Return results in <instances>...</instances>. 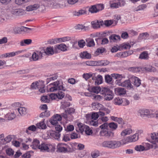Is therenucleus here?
<instances>
[{
    "label": "nucleus",
    "mask_w": 158,
    "mask_h": 158,
    "mask_svg": "<svg viewBox=\"0 0 158 158\" xmlns=\"http://www.w3.org/2000/svg\"><path fill=\"white\" fill-rule=\"evenodd\" d=\"M99 135L101 136H103L106 138H110L114 136V133L111 131L107 130H102L100 132Z\"/></svg>",
    "instance_id": "423d86ee"
},
{
    "label": "nucleus",
    "mask_w": 158,
    "mask_h": 158,
    "mask_svg": "<svg viewBox=\"0 0 158 158\" xmlns=\"http://www.w3.org/2000/svg\"><path fill=\"white\" fill-rule=\"evenodd\" d=\"M146 7L147 6L145 4L139 5L138 7V9L136 10V11H138L140 10H143L144 9L146 8Z\"/></svg>",
    "instance_id": "e2e57ef3"
},
{
    "label": "nucleus",
    "mask_w": 158,
    "mask_h": 158,
    "mask_svg": "<svg viewBox=\"0 0 158 158\" xmlns=\"http://www.w3.org/2000/svg\"><path fill=\"white\" fill-rule=\"evenodd\" d=\"M114 94L112 91H111L110 93L107 94L105 96H104V98L106 100H112L113 98Z\"/></svg>",
    "instance_id": "2f4dec72"
},
{
    "label": "nucleus",
    "mask_w": 158,
    "mask_h": 158,
    "mask_svg": "<svg viewBox=\"0 0 158 158\" xmlns=\"http://www.w3.org/2000/svg\"><path fill=\"white\" fill-rule=\"evenodd\" d=\"M62 119L60 115L56 114L54 115L49 120V122L52 125H55L58 123V121H60Z\"/></svg>",
    "instance_id": "6e6552de"
},
{
    "label": "nucleus",
    "mask_w": 158,
    "mask_h": 158,
    "mask_svg": "<svg viewBox=\"0 0 158 158\" xmlns=\"http://www.w3.org/2000/svg\"><path fill=\"white\" fill-rule=\"evenodd\" d=\"M112 79V77L109 75H107L105 76V81L107 83H110Z\"/></svg>",
    "instance_id": "13d9d810"
},
{
    "label": "nucleus",
    "mask_w": 158,
    "mask_h": 158,
    "mask_svg": "<svg viewBox=\"0 0 158 158\" xmlns=\"http://www.w3.org/2000/svg\"><path fill=\"white\" fill-rule=\"evenodd\" d=\"M128 70L129 71L134 73H137L140 71V69L138 67H131Z\"/></svg>",
    "instance_id": "3c124183"
},
{
    "label": "nucleus",
    "mask_w": 158,
    "mask_h": 158,
    "mask_svg": "<svg viewBox=\"0 0 158 158\" xmlns=\"http://www.w3.org/2000/svg\"><path fill=\"white\" fill-rule=\"evenodd\" d=\"M40 145L39 141L37 139H34L32 142V144L31 145L33 149H38L39 146Z\"/></svg>",
    "instance_id": "393cba45"
},
{
    "label": "nucleus",
    "mask_w": 158,
    "mask_h": 158,
    "mask_svg": "<svg viewBox=\"0 0 158 158\" xmlns=\"http://www.w3.org/2000/svg\"><path fill=\"white\" fill-rule=\"evenodd\" d=\"M37 129H45L47 128L46 125L44 123V120L36 124Z\"/></svg>",
    "instance_id": "a878e982"
},
{
    "label": "nucleus",
    "mask_w": 158,
    "mask_h": 158,
    "mask_svg": "<svg viewBox=\"0 0 158 158\" xmlns=\"http://www.w3.org/2000/svg\"><path fill=\"white\" fill-rule=\"evenodd\" d=\"M40 6L39 4H34L33 5L29 6L26 7V10L28 11L35 10L38 9Z\"/></svg>",
    "instance_id": "a211bd4d"
},
{
    "label": "nucleus",
    "mask_w": 158,
    "mask_h": 158,
    "mask_svg": "<svg viewBox=\"0 0 158 158\" xmlns=\"http://www.w3.org/2000/svg\"><path fill=\"white\" fill-rule=\"evenodd\" d=\"M138 113L142 117H148L150 115V112L148 109H139L138 111Z\"/></svg>",
    "instance_id": "ddd939ff"
},
{
    "label": "nucleus",
    "mask_w": 158,
    "mask_h": 158,
    "mask_svg": "<svg viewBox=\"0 0 158 158\" xmlns=\"http://www.w3.org/2000/svg\"><path fill=\"white\" fill-rule=\"evenodd\" d=\"M120 142L116 140H106L104 141L102 144V147L110 149H115L120 146Z\"/></svg>",
    "instance_id": "f257e3e1"
},
{
    "label": "nucleus",
    "mask_w": 158,
    "mask_h": 158,
    "mask_svg": "<svg viewBox=\"0 0 158 158\" xmlns=\"http://www.w3.org/2000/svg\"><path fill=\"white\" fill-rule=\"evenodd\" d=\"M69 47V45L68 44L67 46L66 45L63 44H61L60 45H56L55 47V49L56 51L57 49L63 51H65L67 50V48Z\"/></svg>",
    "instance_id": "2eb2a0df"
},
{
    "label": "nucleus",
    "mask_w": 158,
    "mask_h": 158,
    "mask_svg": "<svg viewBox=\"0 0 158 158\" xmlns=\"http://www.w3.org/2000/svg\"><path fill=\"white\" fill-rule=\"evenodd\" d=\"M87 45L89 47L94 46L95 45L93 39L86 40Z\"/></svg>",
    "instance_id": "49530a36"
},
{
    "label": "nucleus",
    "mask_w": 158,
    "mask_h": 158,
    "mask_svg": "<svg viewBox=\"0 0 158 158\" xmlns=\"http://www.w3.org/2000/svg\"><path fill=\"white\" fill-rule=\"evenodd\" d=\"M132 132V130L130 128L126 129L123 130L121 133V135L122 136H124L127 135H129Z\"/></svg>",
    "instance_id": "bb28decb"
},
{
    "label": "nucleus",
    "mask_w": 158,
    "mask_h": 158,
    "mask_svg": "<svg viewBox=\"0 0 158 158\" xmlns=\"http://www.w3.org/2000/svg\"><path fill=\"white\" fill-rule=\"evenodd\" d=\"M111 90L108 88L102 87L101 88L100 94L105 96L108 93H110Z\"/></svg>",
    "instance_id": "c85d7f7f"
},
{
    "label": "nucleus",
    "mask_w": 158,
    "mask_h": 158,
    "mask_svg": "<svg viewBox=\"0 0 158 158\" xmlns=\"http://www.w3.org/2000/svg\"><path fill=\"white\" fill-rule=\"evenodd\" d=\"M109 126V124L107 123H105L101 125L100 126V128L102 129V130H107V128Z\"/></svg>",
    "instance_id": "338daca9"
},
{
    "label": "nucleus",
    "mask_w": 158,
    "mask_h": 158,
    "mask_svg": "<svg viewBox=\"0 0 158 158\" xmlns=\"http://www.w3.org/2000/svg\"><path fill=\"white\" fill-rule=\"evenodd\" d=\"M31 42L32 40L31 39H25L21 41L20 43V44L21 46H24L25 45V44L29 45L31 44Z\"/></svg>",
    "instance_id": "473e14b6"
},
{
    "label": "nucleus",
    "mask_w": 158,
    "mask_h": 158,
    "mask_svg": "<svg viewBox=\"0 0 158 158\" xmlns=\"http://www.w3.org/2000/svg\"><path fill=\"white\" fill-rule=\"evenodd\" d=\"M33 153V152L32 151H29L27 152L26 153L24 154L22 156L23 158H30L31 157V155L30 153Z\"/></svg>",
    "instance_id": "864d4df0"
},
{
    "label": "nucleus",
    "mask_w": 158,
    "mask_h": 158,
    "mask_svg": "<svg viewBox=\"0 0 158 158\" xmlns=\"http://www.w3.org/2000/svg\"><path fill=\"white\" fill-rule=\"evenodd\" d=\"M89 11L91 13H95L98 12L95 5L92 6L89 9Z\"/></svg>",
    "instance_id": "8fccbe9b"
},
{
    "label": "nucleus",
    "mask_w": 158,
    "mask_h": 158,
    "mask_svg": "<svg viewBox=\"0 0 158 158\" xmlns=\"http://www.w3.org/2000/svg\"><path fill=\"white\" fill-rule=\"evenodd\" d=\"M41 100L42 101L48 103L50 102V100L48 98L47 96H42L41 97Z\"/></svg>",
    "instance_id": "0e129e2a"
},
{
    "label": "nucleus",
    "mask_w": 158,
    "mask_h": 158,
    "mask_svg": "<svg viewBox=\"0 0 158 158\" xmlns=\"http://www.w3.org/2000/svg\"><path fill=\"white\" fill-rule=\"evenodd\" d=\"M109 39L110 42H115L120 40V36L118 35L113 34L109 36Z\"/></svg>",
    "instance_id": "dca6fc26"
},
{
    "label": "nucleus",
    "mask_w": 158,
    "mask_h": 158,
    "mask_svg": "<svg viewBox=\"0 0 158 158\" xmlns=\"http://www.w3.org/2000/svg\"><path fill=\"white\" fill-rule=\"evenodd\" d=\"M95 61L89 60L86 61L85 64L87 65L94 66H95Z\"/></svg>",
    "instance_id": "69168bd1"
},
{
    "label": "nucleus",
    "mask_w": 158,
    "mask_h": 158,
    "mask_svg": "<svg viewBox=\"0 0 158 158\" xmlns=\"http://www.w3.org/2000/svg\"><path fill=\"white\" fill-rule=\"evenodd\" d=\"M115 90L117 94L120 96L124 95L126 93L125 89L121 87H118L116 88Z\"/></svg>",
    "instance_id": "aec40b11"
},
{
    "label": "nucleus",
    "mask_w": 158,
    "mask_h": 158,
    "mask_svg": "<svg viewBox=\"0 0 158 158\" xmlns=\"http://www.w3.org/2000/svg\"><path fill=\"white\" fill-rule=\"evenodd\" d=\"M37 129L36 126L34 125H32L29 126L26 130V133L28 134L29 133V131H31L33 132L35 131Z\"/></svg>",
    "instance_id": "7c9ffc66"
},
{
    "label": "nucleus",
    "mask_w": 158,
    "mask_h": 158,
    "mask_svg": "<svg viewBox=\"0 0 158 158\" xmlns=\"http://www.w3.org/2000/svg\"><path fill=\"white\" fill-rule=\"evenodd\" d=\"M114 102L115 104L120 105L123 102L122 99L119 98H117L114 99Z\"/></svg>",
    "instance_id": "09e8293b"
},
{
    "label": "nucleus",
    "mask_w": 158,
    "mask_h": 158,
    "mask_svg": "<svg viewBox=\"0 0 158 158\" xmlns=\"http://www.w3.org/2000/svg\"><path fill=\"white\" fill-rule=\"evenodd\" d=\"M114 23L113 20H105L103 22V25H105L107 27H108Z\"/></svg>",
    "instance_id": "603ef678"
},
{
    "label": "nucleus",
    "mask_w": 158,
    "mask_h": 158,
    "mask_svg": "<svg viewBox=\"0 0 158 158\" xmlns=\"http://www.w3.org/2000/svg\"><path fill=\"white\" fill-rule=\"evenodd\" d=\"M105 50V49L104 48H98L96 51L94 52V56H96L98 55L100 53H103Z\"/></svg>",
    "instance_id": "f704fd0d"
},
{
    "label": "nucleus",
    "mask_w": 158,
    "mask_h": 158,
    "mask_svg": "<svg viewBox=\"0 0 158 158\" xmlns=\"http://www.w3.org/2000/svg\"><path fill=\"white\" fill-rule=\"evenodd\" d=\"M80 56L82 58L89 59L91 57V55L87 52H84L81 53Z\"/></svg>",
    "instance_id": "c756f323"
},
{
    "label": "nucleus",
    "mask_w": 158,
    "mask_h": 158,
    "mask_svg": "<svg viewBox=\"0 0 158 158\" xmlns=\"http://www.w3.org/2000/svg\"><path fill=\"white\" fill-rule=\"evenodd\" d=\"M44 53L48 55H52L54 53L53 47H49L44 50Z\"/></svg>",
    "instance_id": "412c9836"
},
{
    "label": "nucleus",
    "mask_w": 158,
    "mask_h": 158,
    "mask_svg": "<svg viewBox=\"0 0 158 158\" xmlns=\"http://www.w3.org/2000/svg\"><path fill=\"white\" fill-rule=\"evenodd\" d=\"M91 117V119L93 120H95L97 119L99 117L98 112L93 113Z\"/></svg>",
    "instance_id": "774afa93"
},
{
    "label": "nucleus",
    "mask_w": 158,
    "mask_h": 158,
    "mask_svg": "<svg viewBox=\"0 0 158 158\" xmlns=\"http://www.w3.org/2000/svg\"><path fill=\"white\" fill-rule=\"evenodd\" d=\"M96 7H97V11L102 10L104 8V6L103 4H98L96 5H95Z\"/></svg>",
    "instance_id": "bf43d9fd"
},
{
    "label": "nucleus",
    "mask_w": 158,
    "mask_h": 158,
    "mask_svg": "<svg viewBox=\"0 0 158 158\" xmlns=\"http://www.w3.org/2000/svg\"><path fill=\"white\" fill-rule=\"evenodd\" d=\"M149 58L148 52L147 51H144L142 52L139 55V58L141 59L148 60Z\"/></svg>",
    "instance_id": "b1692460"
},
{
    "label": "nucleus",
    "mask_w": 158,
    "mask_h": 158,
    "mask_svg": "<svg viewBox=\"0 0 158 158\" xmlns=\"http://www.w3.org/2000/svg\"><path fill=\"white\" fill-rule=\"evenodd\" d=\"M93 75L94 74H92L88 73L84 74L83 75V77L85 78V80H87L90 77H93Z\"/></svg>",
    "instance_id": "052dcab7"
},
{
    "label": "nucleus",
    "mask_w": 158,
    "mask_h": 158,
    "mask_svg": "<svg viewBox=\"0 0 158 158\" xmlns=\"http://www.w3.org/2000/svg\"><path fill=\"white\" fill-rule=\"evenodd\" d=\"M138 139V134H135L132 136H130L127 138V140L129 142H132L136 141Z\"/></svg>",
    "instance_id": "f3484780"
},
{
    "label": "nucleus",
    "mask_w": 158,
    "mask_h": 158,
    "mask_svg": "<svg viewBox=\"0 0 158 158\" xmlns=\"http://www.w3.org/2000/svg\"><path fill=\"white\" fill-rule=\"evenodd\" d=\"M77 125L78 127L76 129L77 131H79L81 133H82L85 131L87 126V125H85L81 123H77Z\"/></svg>",
    "instance_id": "6ab92c4d"
},
{
    "label": "nucleus",
    "mask_w": 158,
    "mask_h": 158,
    "mask_svg": "<svg viewBox=\"0 0 158 158\" xmlns=\"http://www.w3.org/2000/svg\"><path fill=\"white\" fill-rule=\"evenodd\" d=\"M61 107L62 108H65L69 106H70V103L69 102H61Z\"/></svg>",
    "instance_id": "680f3d73"
},
{
    "label": "nucleus",
    "mask_w": 158,
    "mask_h": 158,
    "mask_svg": "<svg viewBox=\"0 0 158 158\" xmlns=\"http://www.w3.org/2000/svg\"><path fill=\"white\" fill-rule=\"evenodd\" d=\"M100 155V152L98 150H95L92 152L91 154V156L93 158H96Z\"/></svg>",
    "instance_id": "ea45409f"
},
{
    "label": "nucleus",
    "mask_w": 158,
    "mask_h": 158,
    "mask_svg": "<svg viewBox=\"0 0 158 158\" xmlns=\"http://www.w3.org/2000/svg\"><path fill=\"white\" fill-rule=\"evenodd\" d=\"M4 85L6 89H3L2 90L3 91H8L13 89L12 86V84L11 82L5 83Z\"/></svg>",
    "instance_id": "4be33fe9"
},
{
    "label": "nucleus",
    "mask_w": 158,
    "mask_h": 158,
    "mask_svg": "<svg viewBox=\"0 0 158 158\" xmlns=\"http://www.w3.org/2000/svg\"><path fill=\"white\" fill-rule=\"evenodd\" d=\"M92 79L95 81V83L96 85H98L101 84L102 82V77L100 75H98L97 76H96L95 74H94L93 76L92 77Z\"/></svg>",
    "instance_id": "f8f14e48"
},
{
    "label": "nucleus",
    "mask_w": 158,
    "mask_h": 158,
    "mask_svg": "<svg viewBox=\"0 0 158 158\" xmlns=\"http://www.w3.org/2000/svg\"><path fill=\"white\" fill-rule=\"evenodd\" d=\"M12 136L11 135H8L4 139L3 144H6V143L10 142L12 140Z\"/></svg>",
    "instance_id": "a19ab883"
},
{
    "label": "nucleus",
    "mask_w": 158,
    "mask_h": 158,
    "mask_svg": "<svg viewBox=\"0 0 158 158\" xmlns=\"http://www.w3.org/2000/svg\"><path fill=\"white\" fill-rule=\"evenodd\" d=\"M6 154L9 156H13L14 154V151L10 148H8L6 150Z\"/></svg>",
    "instance_id": "5fc2aeb1"
},
{
    "label": "nucleus",
    "mask_w": 158,
    "mask_h": 158,
    "mask_svg": "<svg viewBox=\"0 0 158 158\" xmlns=\"http://www.w3.org/2000/svg\"><path fill=\"white\" fill-rule=\"evenodd\" d=\"M110 7L112 8H118L125 4V1L123 0H114L109 2Z\"/></svg>",
    "instance_id": "20e7f679"
},
{
    "label": "nucleus",
    "mask_w": 158,
    "mask_h": 158,
    "mask_svg": "<svg viewBox=\"0 0 158 158\" xmlns=\"http://www.w3.org/2000/svg\"><path fill=\"white\" fill-rule=\"evenodd\" d=\"M135 149L137 151L141 152L144 150L145 148L142 145H137L135 147Z\"/></svg>",
    "instance_id": "37998d69"
},
{
    "label": "nucleus",
    "mask_w": 158,
    "mask_h": 158,
    "mask_svg": "<svg viewBox=\"0 0 158 158\" xmlns=\"http://www.w3.org/2000/svg\"><path fill=\"white\" fill-rule=\"evenodd\" d=\"M38 149L40 151L43 152H52L54 151L55 148L52 145H49L44 143H41L39 146Z\"/></svg>",
    "instance_id": "f03ea898"
},
{
    "label": "nucleus",
    "mask_w": 158,
    "mask_h": 158,
    "mask_svg": "<svg viewBox=\"0 0 158 158\" xmlns=\"http://www.w3.org/2000/svg\"><path fill=\"white\" fill-rule=\"evenodd\" d=\"M40 82H39L36 81L35 82H33L31 85V88L33 89H36V88L39 89L40 86Z\"/></svg>",
    "instance_id": "58836bf2"
},
{
    "label": "nucleus",
    "mask_w": 158,
    "mask_h": 158,
    "mask_svg": "<svg viewBox=\"0 0 158 158\" xmlns=\"http://www.w3.org/2000/svg\"><path fill=\"white\" fill-rule=\"evenodd\" d=\"M86 135H90L92 134L93 131L92 130L90 129L89 127L87 126L85 129L84 131Z\"/></svg>",
    "instance_id": "a18cd8bd"
},
{
    "label": "nucleus",
    "mask_w": 158,
    "mask_h": 158,
    "mask_svg": "<svg viewBox=\"0 0 158 158\" xmlns=\"http://www.w3.org/2000/svg\"><path fill=\"white\" fill-rule=\"evenodd\" d=\"M129 79L125 80L122 83L120 82L118 84V85H121L123 87H125L127 88H132L133 86L131 83L132 82V81L130 79L131 75L129 76Z\"/></svg>",
    "instance_id": "0eeeda50"
},
{
    "label": "nucleus",
    "mask_w": 158,
    "mask_h": 158,
    "mask_svg": "<svg viewBox=\"0 0 158 158\" xmlns=\"http://www.w3.org/2000/svg\"><path fill=\"white\" fill-rule=\"evenodd\" d=\"M31 57L33 61H36L39 59L37 52H34L33 53Z\"/></svg>",
    "instance_id": "4d7b16f0"
},
{
    "label": "nucleus",
    "mask_w": 158,
    "mask_h": 158,
    "mask_svg": "<svg viewBox=\"0 0 158 158\" xmlns=\"http://www.w3.org/2000/svg\"><path fill=\"white\" fill-rule=\"evenodd\" d=\"M51 85H52L53 86L50 89V90L51 92H55L58 90H63L65 91V89L62 85H60L59 81H57L51 84Z\"/></svg>",
    "instance_id": "39448f33"
},
{
    "label": "nucleus",
    "mask_w": 158,
    "mask_h": 158,
    "mask_svg": "<svg viewBox=\"0 0 158 158\" xmlns=\"http://www.w3.org/2000/svg\"><path fill=\"white\" fill-rule=\"evenodd\" d=\"M19 114L21 115H24L26 114V109L24 107H20L18 109Z\"/></svg>",
    "instance_id": "e433bc0d"
},
{
    "label": "nucleus",
    "mask_w": 158,
    "mask_h": 158,
    "mask_svg": "<svg viewBox=\"0 0 158 158\" xmlns=\"http://www.w3.org/2000/svg\"><path fill=\"white\" fill-rule=\"evenodd\" d=\"M151 136L152 139L150 142L152 143L151 145V148L155 149L158 148V133H152Z\"/></svg>",
    "instance_id": "7ed1b4c3"
},
{
    "label": "nucleus",
    "mask_w": 158,
    "mask_h": 158,
    "mask_svg": "<svg viewBox=\"0 0 158 158\" xmlns=\"http://www.w3.org/2000/svg\"><path fill=\"white\" fill-rule=\"evenodd\" d=\"M67 145L65 143H59L56 147L57 151L60 152H66L68 151Z\"/></svg>",
    "instance_id": "9d476101"
},
{
    "label": "nucleus",
    "mask_w": 158,
    "mask_h": 158,
    "mask_svg": "<svg viewBox=\"0 0 158 158\" xmlns=\"http://www.w3.org/2000/svg\"><path fill=\"white\" fill-rule=\"evenodd\" d=\"M50 135L56 139L59 140L60 139V134L59 132L52 131L50 133Z\"/></svg>",
    "instance_id": "cd10ccee"
},
{
    "label": "nucleus",
    "mask_w": 158,
    "mask_h": 158,
    "mask_svg": "<svg viewBox=\"0 0 158 158\" xmlns=\"http://www.w3.org/2000/svg\"><path fill=\"white\" fill-rule=\"evenodd\" d=\"M109 126L112 130V131H113L116 129L118 127V125L116 123L111 122L109 124Z\"/></svg>",
    "instance_id": "4c0bfd02"
},
{
    "label": "nucleus",
    "mask_w": 158,
    "mask_h": 158,
    "mask_svg": "<svg viewBox=\"0 0 158 158\" xmlns=\"http://www.w3.org/2000/svg\"><path fill=\"white\" fill-rule=\"evenodd\" d=\"M101 88L99 86H94L92 87L90 91L96 94L100 93Z\"/></svg>",
    "instance_id": "72a5a7b5"
},
{
    "label": "nucleus",
    "mask_w": 158,
    "mask_h": 158,
    "mask_svg": "<svg viewBox=\"0 0 158 158\" xmlns=\"http://www.w3.org/2000/svg\"><path fill=\"white\" fill-rule=\"evenodd\" d=\"M10 13L13 15L19 16L23 15L24 11L23 10L21 9H12L10 11Z\"/></svg>",
    "instance_id": "9b49d317"
},
{
    "label": "nucleus",
    "mask_w": 158,
    "mask_h": 158,
    "mask_svg": "<svg viewBox=\"0 0 158 158\" xmlns=\"http://www.w3.org/2000/svg\"><path fill=\"white\" fill-rule=\"evenodd\" d=\"M130 79L131 82H133L134 85L137 87L139 86L141 84V80L138 77L133 76H131Z\"/></svg>",
    "instance_id": "4468645a"
},
{
    "label": "nucleus",
    "mask_w": 158,
    "mask_h": 158,
    "mask_svg": "<svg viewBox=\"0 0 158 158\" xmlns=\"http://www.w3.org/2000/svg\"><path fill=\"white\" fill-rule=\"evenodd\" d=\"M28 1V0H15V2L16 4L20 5L23 4Z\"/></svg>",
    "instance_id": "6e6d98bb"
},
{
    "label": "nucleus",
    "mask_w": 158,
    "mask_h": 158,
    "mask_svg": "<svg viewBox=\"0 0 158 158\" xmlns=\"http://www.w3.org/2000/svg\"><path fill=\"white\" fill-rule=\"evenodd\" d=\"M21 51H18L15 52H11L2 55V57H11L15 56L16 55H17L19 53H21Z\"/></svg>",
    "instance_id": "5701e85b"
},
{
    "label": "nucleus",
    "mask_w": 158,
    "mask_h": 158,
    "mask_svg": "<svg viewBox=\"0 0 158 158\" xmlns=\"http://www.w3.org/2000/svg\"><path fill=\"white\" fill-rule=\"evenodd\" d=\"M91 27L94 29H98L101 26L103 25V21L102 20H95L91 23Z\"/></svg>",
    "instance_id": "1a4fd4ad"
},
{
    "label": "nucleus",
    "mask_w": 158,
    "mask_h": 158,
    "mask_svg": "<svg viewBox=\"0 0 158 158\" xmlns=\"http://www.w3.org/2000/svg\"><path fill=\"white\" fill-rule=\"evenodd\" d=\"M76 28L78 30H82L84 29V30L86 31L89 30V28L88 26H85L82 24H78L76 27Z\"/></svg>",
    "instance_id": "c9c22d12"
},
{
    "label": "nucleus",
    "mask_w": 158,
    "mask_h": 158,
    "mask_svg": "<svg viewBox=\"0 0 158 158\" xmlns=\"http://www.w3.org/2000/svg\"><path fill=\"white\" fill-rule=\"evenodd\" d=\"M71 38L70 37H65L63 38H60V42H64L66 41H69L71 40Z\"/></svg>",
    "instance_id": "79ce46f5"
},
{
    "label": "nucleus",
    "mask_w": 158,
    "mask_h": 158,
    "mask_svg": "<svg viewBox=\"0 0 158 158\" xmlns=\"http://www.w3.org/2000/svg\"><path fill=\"white\" fill-rule=\"evenodd\" d=\"M145 70L148 72L153 71V72L156 71V69L154 67H152V66L148 65L144 68Z\"/></svg>",
    "instance_id": "c03bdc74"
},
{
    "label": "nucleus",
    "mask_w": 158,
    "mask_h": 158,
    "mask_svg": "<svg viewBox=\"0 0 158 158\" xmlns=\"http://www.w3.org/2000/svg\"><path fill=\"white\" fill-rule=\"evenodd\" d=\"M57 98L59 99H61L64 96V94L62 91H59L56 94Z\"/></svg>",
    "instance_id": "de8ad7c7"
}]
</instances>
